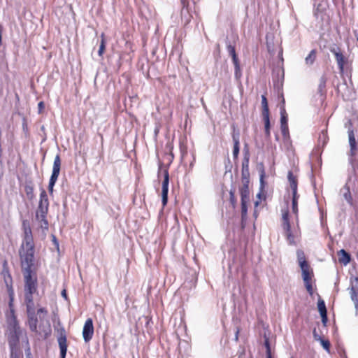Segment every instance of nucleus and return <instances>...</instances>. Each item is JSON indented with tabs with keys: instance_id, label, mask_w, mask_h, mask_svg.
<instances>
[{
	"instance_id": "b1692460",
	"label": "nucleus",
	"mask_w": 358,
	"mask_h": 358,
	"mask_svg": "<svg viewBox=\"0 0 358 358\" xmlns=\"http://www.w3.org/2000/svg\"><path fill=\"white\" fill-rule=\"evenodd\" d=\"M317 51L316 50H312L308 56L305 58V62L307 65L311 66L313 64L316 59Z\"/></svg>"
},
{
	"instance_id": "680f3d73",
	"label": "nucleus",
	"mask_w": 358,
	"mask_h": 358,
	"mask_svg": "<svg viewBox=\"0 0 358 358\" xmlns=\"http://www.w3.org/2000/svg\"><path fill=\"white\" fill-rule=\"evenodd\" d=\"M268 358H272V357H268Z\"/></svg>"
},
{
	"instance_id": "bb28decb",
	"label": "nucleus",
	"mask_w": 358,
	"mask_h": 358,
	"mask_svg": "<svg viewBox=\"0 0 358 358\" xmlns=\"http://www.w3.org/2000/svg\"><path fill=\"white\" fill-rule=\"evenodd\" d=\"M328 140H329V137L327 136V131L323 130L320 133L319 138H318L319 145L322 144V146H324L327 144Z\"/></svg>"
},
{
	"instance_id": "4d7b16f0",
	"label": "nucleus",
	"mask_w": 358,
	"mask_h": 358,
	"mask_svg": "<svg viewBox=\"0 0 358 358\" xmlns=\"http://www.w3.org/2000/svg\"><path fill=\"white\" fill-rule=\"evenodd\" d=\"M354 287L357 288L358 287V283H355V286Z\"/></svg>"
},
{
	"instance_id": "c756f323",
	"label": "nucleus",
	"mask_w": 358,
	"mask_h": 358,
	"mask_svg": "<svg viewBox=\"0 0 358 358\" xmlns=\"http://www.w3.org/2000/svg\"><path fill=\"white\" fill-rule=\"evenodd\" d=\"M250 199L241 198V215L242 217L245 216L248 213V206L247 203L249 201Z\"/></svg>"
},
{
	"instance_id": "f3484780",
	"label": "nucleus",
	"mask_w": 358,
	"mask_h": 358,
	"mask_svg": "<svg viewBox=\"0 0 358 358\" xmlns=\"http://www.w3.org/2000/svg\"><path fill=\"white\" fill-rule=\"evenodd\" d=\"M340 194L343 196L344 199L347 201V203L349 205H350V206L353 205V199H352V194L350 192V186H349L348 182L341 189Z\"/></svg>"
},
{
	"instance_id": "4c0bfd02",
	"label": "nucleus",
	"mask_w": 358,
	"mask_h": 358,
	"mask_svg": "<svg viewBox=\"0 0 358 358\" xmlns=\"http://www.w3.org/2000/svg\"><path fill=\"white\" fill-rule=\"evenodd\" d=\"M250 151H249L248 145L247 143H245L244 145V148H243V160H250Z\"/></svg>"
},
{
	"instance_id": "c03bdc74",
	"label": "nucleus",
	"mask_w": 358,
	"mask_h": 358,
	"mask_svg": "<svg viewBox=\"0 0 358 358\" xmlns=\"http://www.w3.org/2000/svg\"><path fill=\"white\" fill-rule=\"evenodd\" d=\"M320 316L322 317V323L325 325L326 323L327 322V313H324V314H320Z\"/></svg>"
},
{
	"instance_id": "1a4fd4ad",
	"label": "nucleus",
	"mask_w": 358,
	"mask_h": 358,
	"mask_svg": "<svg viewBox=\"0 0 358 358\" xmlns=\"http://www.w3.org/2000/svg\"><path fill=\"white\" fill-rule=\"evenodd\" d=\"M23 231V242L21 246H33V236L30 222L28 220H23L22 222Z\"/></svg>"
},
{
	"instance_id": "8fccbe9b",
	"label": "nucleus",
	"mask_w": 358,
	"mask_h": 358,
	"mask_svg": "<svg viewBox=\"0 0 358 358\" xmlns=\"http://www.w3.org/2000/svg\"><path fill=\"white\" fill-rule=\"evenodd\" d=\"M62 297L65 299V300H68V296H67V294H66V289H63L62 291V293H61Z\"/></svg>"
},
{
	"instance_id": "f257e3e1",
	"label": "nucleus",
	"mask_w": 358,
	"mask_h": 358,
	"mask_svg": "<svg viewBox=\"0 0 358 358\" xmlns=\"http://www.w3.org/2000/svg\"><path fill=\"white\" fill-rule=\"evenodd\" d=\"M24 277V297L27 315V324L31 332L38 331V319L42 321L48 315V311L44 307L35 310L33 295L37 293L38 278L36 271H27L22 273Z\"/></svg>"
},
{
	"instance_id": "f704fd0d",
	"label": "nucleus",
	"mask_w": 358,
	"mask_h": 358,
	"mask_svg": "<svg viewBox=\"0 0 358 358\" xmlns=\"http://www.w3.org/2000/svg\"><path fill=\"white\" fill-rule=\"evenodd\" d=\"M297 261L299 264H301V262H307L306 259L305 254L302 250H298L296 251Z\"/></svg>"
},
{
	"instance_id": "052dcab7",
	"label": "nucleus",
	"mask_w": 358,
	"mask_h": 358,
	"mask_svg": "<svg viewBox=\"0 0 358 358\" xmlns=\"http://www.w3.org/2000/svg\"><path fill=\"white\" fill-rule=\"evenodd\" d=\"M238 358H242V355H240L238 356Z\"/></svg>"
},
{
	"instance_id": "de8ad7c7",
	"label": "nucleus",
	"mask_w": 358,
	"mask_h": 358,
	"mask_svg": "<svg viewBox=\"0 0 358 358\" xmlns=\"http://www.w3.org/2000/svg\"><path fill=\"white\" fill-rule=\"evenodd\" d=\"M5 269H9L8 266V262L6 260H3V264H2V270H5Z\"/></svg>"
},
{
	"instance_id": "a19ab883",
	"label": "nucleus",
	"mask_w": 358,
	"mask_h": 358,
	"mask_svg": "<svg viewBox=\"0 0 358 358\" xmlns=\"http://www.w3.org/2000/svg\"><path fill=\"white\" fill-rule=\"evenodd\" d=\"M265 345L266 348V358L272 357L271 353L270 345H269V342L268 340L265 341Z\"/></svg>"
},
{
	"instance_id": "13d9d810",
	"label": "nucleus",
	"mask_w": 358,
	"mask_h": 358,
	"mask_svg": "<svg viewBox=\"0 0 358 358\" xmlns=\"http://www.w3.org/2000/svg\"><path fill=\"white\" fill-rule=\"evenodd\" d=\"M258 205H259V201H256V202H255V206H258Z\"/></svg>"
},
{
	"instance_id": "ea45409f",
	"label": "nucleus",
	"mask_w": 358,
	"mask_h": 358,
	"mask_svg": "<svg viewBox=\"0 0 358 358\" xmlns=\"http://www.w3.org/2000/svg\"><path fill=\"white\" fill-rule=\"evenodd\" d=\"M282 136L285 138L289 135L288 124L280 125Z\"/></svg>"
},
{
	"instance_id": "4468645a",
	"label": "nucleus",
	"mask_w": 358,
	"mask_h": 358,
	"mask_svg": "<svg viewBox=\"0 0 358 358\" xmlns=\"http://www.w3.org/2000/svg\"><path fill=\"white\" fill-rule=\"evenodd\" d=\"M169 182V171H168V170H165L164 180L162 182V205L164 206H165L168 202Z\"/></svg>"
},
{
	"instance_id": "39448f33",
	"label": "nucleus",
	"mask_w": 358,
	"mask_h": 358,
	"mask_svg": "<svg viewBox=\"0 0 358 358\" xmlns=\"http://www.w3.org/2000/svg\"><path fill=\"white\" fill-rule=\"evenodd\" d=\"M348 142L350 145V150L348 152V162L355 169V166L358 164V146L357 142L355 139V132L353 129L350 127L348 130Z\"/></svg>"
},
{
	"instance_id": "3c124183",
	"label": "nucleus",
	"mask_w": 358,
	"mask_h": 358,
	"mask_svg": "<svg viewBox=\"0 0 358 358\" xmlns=\"http://www.w3.org/2000/svg\"><path fill=\"white\" fill-rule=\"evenodd\" d=\"M313 337H314L315 340L320 341V339H318V336H320L317 334L315 329L313 330Z\"/></svg>"
},
{
	"instance_id": "4be33fe9",
	"label": "nucleus",
	"mask_w": 358,
	"mask_h": 358,
	"mask_svg": "<svg viewBox=\"0 0 358 358\" xmlns=\"http://www.w3.org/2000/svg\"><path fill=\"white\" fill-rule=\"evenodd\" d=\"M249 162L250 160L242 162L241 179L250 178Z\"/></svg>"
},
{
	"instance_id": "37998d69",
	"label": "nucleus",
	"mask_w": 358,
	"mask_h": 358,
	"mask_svg": "<svg viewBox=\"0 0 358 358\" xmlns=\"http://www.w3.org/2000/svg\"><path fill=\"white\" fill-rule=\"evenodd\" d=\"M45 108V104L43 101H40L38 103V113H41L42 111Z\"/></svg>"
},
{
	"instance_id": "f8f14e48",
	"label": "nucleus",
	"mask_w": 358,
	"mask_h": 358,
	"mask_svg": "<svg viewBox=\"0 0 358 358\" xmlns=\"http://www.w3.org/2000/svg\"><path fill=\"white\" fill-rule=\"evenodd\" d=\"M226 43L228 52L232 58V61L235 67V77L236 79H239L241 76V71L239 60L236 53L235 47L232 45L229 41H227Z\"/></svg>"
},
{
	"instance_id": "a18cd8bd",
	"label": "nucleus",
	"mask_w": 358,
	"mask_h": 358,
	"mask_svg": "<svg viewBox=\"0 0 358 358\" xmlns=\"http://www.w3.org/2000/svg\"><path fill=\"white\" fill-rule=\"evenodd\" d=\"M1 135H2V131H1V129L0 128V158L2 157V155H3V150L1 148Z\"/></svg>"
},
{
	"instance_id": "58836bf2",
	"label": "nucleus",
	"mask_w": 358,
	"mask_h": 358,
	"mask_svg": "<svg viewBox=\"0 0 358 358\" xmlns=\"http://www.w3.org/2000/svg\"><path fill=\"white\" fill-rule=\"evenodd\" d=\"M302 277L305 285L311 283V276L310 272L303 274Z\"/></svg>"
},
{
	"instance_id": "09e8293b",
	"label": "nucleus",
	"mask_w": 358,
	"mask_h": 358,
	"mask_svg": "<svg viewBox=\"0 0 358 358\" xmlns=\"http://www.w3.org/2000/svg\"><path fill=\"white\" fill-rule=\"evenodd\" d=\"M52 242H53L54 245L55 246H59V242H58L57 238L55 237V236L52 235Z\"/></svg>"
},
{
	"instance_id": "393cba45",
	"label": "nucleus",
	"mask_w": 358,
	"mask_h": 358,
	"mask_svg": "<svg viewBox=\"0 0 358 358\" xmlns=\"http://www.w3.org/2000/svg\"><path fill=\"white\" fill-rule=\"evenodd\" d=\"M262 117H269V110L265 95L262 96Z\"/></svg>"
},
{
	"instance_id": "603ef678",
	"label": "nucleus",
	"mask_w": 358,
	"mask_h": 358,
	"mask_svg": "<svg viewBox=\"0 0 358 358\" xmlns=\"http://www.w3.org/2000/svg\"><path fill=\"white\" fill-rule=\"evenodd\" d=\"M354 283H358V277L355 278ZM357 289H358V287H357Z\"/></svg>"
},
{
	"instance_id": "a878e982",
	"label": "nucleus",
	"mask_w": 358,
	"mask_h": 358,
	"mask_svg": "<svg viewBox=\"0 0 358 358\" xmlns=\"http://www.w3.org/2000/svg\"><path fill=\"white\" fill-rule=\"evenodd\" d=\"M350 294L352 301L355 303V308L357 312H358V292L356 290V288L352 286L350 289Z\"/></svg>"
},
{
	"instance_id": "72a5a7b5",
	"label": "nucleus",
	"mask_w": 358,
	"mask_h": 358,
	"mask_svg": "<svg viewBox=\"0 0 358 358\" xmlns=\"http://www.w3.org/2000/svg\"><path fill=\"white\" fill-rule=\"evenodd\" d=\"M318 339H320L319 341H320L321 345H322L323 348L327 351L329 352L330 350V342L328 340H324L322 338L321 336H318Z\"/></svg>"
},
{
	"instance_id": "9b49d317",
	"label": "nucleus",
	"mask_w": 358,
	"mask_h": 358,
	"mask_svg": "<svg viewBox=\"0 0 358 358\" xmlns=\"http://www.w3.org/2000/svg\"><path fill=\"white\" fill-rule=\"evenodd\" d=\"M57 342L60 350V358H66L68 346L65 329L62 327L57 330Z\"/></svg>"
},
{
	"instance_id": "ddd939ff",
	"label": "nucleus",
	"mask_w": 358,
	"mask_h": 358,
	"mask_svg": "<svg viewBox=\"0 0 358 358\" xmlns=\"http://www.w3.org/2000/svg\"><path fill=\"white\" fill-rule=\"evenodd\" d=\"M94 335L93 321L91 318H88L83 327V337L85 343L90 342Z\"/></svg>"
},
{
	"instance_id": "6ab92c4d",
	"label": "nucleus",
	"mask_w": 358,
	"mask_h": 358,
	"mask_svg": "<svg viewBox=\"0 0 358 358\" xmlns=\"http://www.w3.org/2000/svg\"><path fill=\"white\" fill-rule=\"evenodd\" d=\"M243 185L240 188L241 198L250 199L249 182L250 178L241 179Z\"/></svg>"
},
{
	"instance_id": "0eeeda50",
	"label": "nucleus",
	"mask_w": 358,
	"mask_h": 358,
	"mask_svg": "<svg viewBox=\"0 0 358 358\" xmlns=\"http://www.w3.org/2000/svg\"><path fill=\"white\" fill-rule=\"evenodd\" d=\"M330 52L335 56L338 69L341 73L344 71V68L348 64V57L345 56L341 49L334 45L329 48Z\"/></svg>"
},
{
	"instance_id": "2eb2a0df",
	"label": "nucleus",
	"mask_w": 358,
	"mask_h": 358,
	"mask_svg": "<svg viewBox=\"0 0 358 358\" xmlns=\"http://www.w3.org/2000/svg\"><path fill=\"white\" fill-rule=\"evenodd\" d=\"M282 222H283V223H282L283 228L286 231L289 243L291 245L297 244L298 243L297 241L294 240V238L292 236V235L289 232L290 231V224L289 222L287 211L283 213V214H282Z\"/></svg>"
},
{
	"instance_id": "20e7f679",
	"label": "nucleus",
	"mask_w": 358,
	"mask_h": 358,
	"mask_svg": "<svg viewBox=\"0 0 358 358\" xmlns=\"http://www.w3.org/2000/svg\"><path fill=\"white\" fill-rule=\"evenodd\" d=\"M12 317L8 322V345L20 344V336L22 334V330L14 314V310H11Z\"/></svg>"
},
{
	"instance_id": "c85d7f7f",
	"label": "nucleus",
	"mask_w": 358,
	"mask_h": 358,
	"mask_svg": "<svg viewBox=\"0 0 358 358\" xmlns=\"http://www.w3.org/2000/svg\"><path fill=\"white\" fill-rule=\"evenodd\" d=\"M287 124V115L286 113L284 106L280 108V125H285Z\"/></svg>"
},
{
	"instance_id": "7c9ffc66",
	"label": "nucleus",
	"mask_w": 358,
	"mask_h": 358,
	"mask_svg": "<svg viewBox=\"0 0 358 358\" xmlns=\"http://www.w3.org/2000/svg\"><path fill=\"white\" fill-rule=\"evenodd\" d=\"M264 121L265 134L267 138L270 137V119L269 117H263Z\"/></svg>"
},
{
	"instance_id": "aec40b11",
	"label": "nucleus",
	"mask_w": 358,
	"mask_h": 358,
	"mask_svg": "<svg viewBox=\"0 0 358 358\" xmlns=\"http://www.w3.org/2000/svg\"><path fill=\"white\" fill-rule=\"evenodd\" d=\"M338 262L341 264L346 266L351 261V255L349 252L345 251L344 249H341L338 252Z\"/></svg>"
},
{
	"instance_id": "dca6fc26",
	"label": "nucleus",
	"mask_w": 358,
	"mask_h": 358,
	"mask_svg": "<svg viewBox=\"0 0 358 358\" xmlns=\"http://www.w3.org/2000/svg\"><path fill=\"white\" fill-rule=\"evenodd\" d=\"M232 140L234 142L233 157L234 159H236L240 151V133L238 131H233Z\"/></svg>"
},
{
	"instance_id": "9d476101",
	"label": "nucleus",
	"mask_w": 358,
	"mask_h": 358,
	"mask_svg": "<svg viewBox=\"0 0 358 358\" xmlns=\"http://www.w3.org/2000/svg\"><path fill=\"white\" fill-rule=\"evenodd\" d=\"M1 275L3 278L9 296V306L11 307L14 300V289L13 287V280L9 269L2 270Z\"/></svg>"
},
{
	"instance_id": "473e14b6",
	"label": "nucleus",
	"mask_w": 358,
	"mask_h": 358,
	"mask_svg": "<svg viewBox=\"0 0 358 358\" xmlns=\"http://www.w3.org/2000/svg\"><path fill=\"white\" fill-rule=\"evenodd\" d=\"M101 44H100L99 49L98 51V55L101 57L103 55V54L105 51V48H106V41H105L103 33L101 34Z\"/></svg>"
},
{
	"instance_id": "5701e85b",
	"label": "nucleus",
	"mask_w": 358,
	"mask_h": 358,
	"mask_svg": "<svg viewBox=\"0 0 358 358\" xmlns=\"http://www.w3.org/2000/svg\"><path fill=\"white\" fill-rule=\"evenodd\" d=\"M24 192L29 200H33L35 197L34 193V186L31 182L27 183L24 186Z\"/></svg>"
},
{
	"instance_id": "a211bd4d",
	"label": "nucleus",
	"mask_w": 358,
	"mask_h": 358,
	"mask_svg": "<svg viewBox=\"0 0 358 358\" xmlns=\"http://www.w3.org/2000/svg\"><path fill=\"white\" fill-rule=\"evenodd\" d=\"M259 192L257 194V196L259 199H261L262 192H263L264 187H265V171L263 164H259Z\"/></svg>"
},
{
	"instance_id": "cd10ccee",
	"label": "nucleus",
	"mask_w": 358,
	"mask_h": 358,
	"mask_svg": "<svg viewBox=\"0 0 358 358\" xmlns=\"http://www.w3.org/2000/svg\"><path fill=\"white\" fill-rule=\"evenodd\" d=\"M326 83H327V78L325 76H322L320 78V83L318 85V92L320 93L322 95L325 92V87H326Z\"/></svg>"
},
{
	"instance_id": "6e6d98bb",
	"label": "nucleus",
	"mask_w": 358,
	"mask_h": 358,
	"mask_svg": "<svg viewBox=\"0 0 358 358\" xmlns=\"http://www.w3.org/2000/svg\"><path fill=\"white\" fill-rule=\"evenodd\" d=\"M182 3L183 4V7L185 6V0H181Z\"/></svg>"
},
{
	"instance_id": "f03ea898",
	"label": "nucleus",
	"mask_w": 358,
	"mask_h": 358,
	"mask_svg": "<svg viewBox=\"0 0 358 358\" xmlns=\"http://www.w3.org/2000/svg\"><path fill=\"white\" fill-rule=\"evenodd\" d=\"M49 209V201L48 194L44 189H41L38 205L36 210L35 219L38 224V228L43 232L48 230L49 223L47 215Z\"/></svg>"
},
{
	"instance_id": "6e6552de",
	"label": "nucleus",
	"mask_w": 358,
	"mask_h": 358,
	"mask_svg": "<svg viewBox=\"0 0 358 358\" xmlns=\"http://www.w3.org/2000/svg\"><path fill=\"white\" fill-rule=\"evenodd\" d=\"M60 167H61V159L59 154H57L54 159L53 162V166H52V175L50 176V180H49V185H48V191L50 194H52L53 192V187L57 180V178L59 175L60 172Z\"/></svg>"
},
{
	"instance_id": "423d86ee",
	"label": "nucleus",
	"mask_w": 358,
	"mask_h": 358,
	"mask_svg": "<svg viewBox=\"0 0 358 358\" xmlns=\"http://www.w3.org/2000/svg\"><path fill=\"white\" fill-rule=\"evenodd\" d=\"M287 178L292 191V212L297 216L298 199L299 197V195L297 194V180L291 171L288 172Z\"/></svg>"
},
{
	"instance_id": "2f4dec72",
	"label": "nucleus",
	"mask_w": 358,
	"mask_h": 358,
	"mask_svg": "<svg viewBox=\"0 0 358 358\" xmlns=\"http://www.w3.org/2000/svg\"><path fill=\"white\" fill-rule=\"evenodd\" d=\"M317 308L320 314H324L327 313V310L325 306L324 300L319 299L317 302Z\"/></svg>"
},
{
	"instance_id": "e433bc0d",
	"label": "nucleus",
	"mask_w": 358,
	"mask_h": 358,
	"mask_svg": "<svg viewBox=\"0 0 358 358\" xmlns=\"http://www.w3.org/2000/svg\"><path fill=\"white\" fill-rule=\"evenodd\" d=\"M299 266L302 271V275L306 273H309V265L307 262H301V264H299Z\"/></svg>"
},
{
	"instance_id": "79ce46f5",
	"label": "nucleus",
	"mask_w": 358,
	"mask_h": 358,
	"mask_svg": "<svg viewBox=\"0 0 358 358\" xmlns=\"http://www.w3.org/2000/svg\"><path fill=\"white\" fill-rule=\"evenodd\" d=\"M305 286H306V289H307L308 292L310 295H312V294H313V286H312L311 283H310V284H306V285H305Z\"/></svg>"
},
{
	"instance_id": "412c9836",
	"label": "nucleus",
	"mask_w": 358,
	"mask_h": 358,
	"mask_svg": "<svg viewBox=\"0 0 358 358\" xmlns=\"http://www.w3.org/2000/svg\"><path fill=\"white\" fill-rule=\"evenodd\" d=\"M9 348L10 352V358H23L19 345H9Z\"/></svg>"
},
{
	"instance_id": "c9c22d12",
	"label": "nucleus",
	"mask_w": 358,
	"mask_h": 358,
	"mask_svg": "<svg viewBox=\"0 0 358 358\" xmlns=\"http://www.w3.org/2000/svg\"><path fill=\"white\" fill-rule=\"evenodd\" d=\"M229 200L230 203L233 206V207H235L236 204V199L235 196V189H231L229 191Z\"/></svg>"
},
{
	"instance_id": "bf43d9fd",
	"label": "nucleus",
	"mask_w": 358,
	"mask_h": 358,
	"mask_svg": "<svg viewBox=\"0 0 358 358\" xmlns=\"http://www.w3.org/2000/svg\"><path fill=\"white\" fill-rule=\"evenodd\" d=\"M355 36H356L357 41H358V34H355Z\"/></svg>"
},
{
	"instance_id": "7ed1b4c3",
	"label": "nucleus",
	"mask_w": 358,
	"mask_h": 358,
	"mask_svg": "<svg viewBox=\"0 0 358 358\" xmlns=\"http://www.w3.org/2000/svg\"><path fill=\"white\" fill-rule=\"evenodd\" d=\"M19 255L22 272L35 271L34 248H20Z\"/></svg>"
},
{
	"instance_id": "5fc2aeb1",
	"label": "nucleus",
	"mask_w": 358,
	"mask_h": 358,
	"mask_svg": "<svg viewBox=\"0 0 358 358\" xmlns=\"http://www.w3.org/2000/svg\"><path fill=\"white\" fill-rule=\"evenodd\" d=\"M56 249H57L58 253H60V248L57 247V248H56Z\"/></svg>"
},
{
	"instance_id": "49530a36",
	"label": "nucleus",
	"mask_w": 358,
	"mask_h": 358,
	"mask_svg": "<svg viewBox=\"0 0 358 358\" xmlns=\"http://www.w3.org/2000/svg\"><path fill=\"white\" fill-rule=\"evenodd\" d=\"M25 353H26V358H32V356H31V354L30 348H28L25 350Z\"/></svg>"
},
{
	"instance_id": "864d4df0",
	"label": "nucleus",
	"mask_w": 358,
	"mask_h": 358,
	"mask_svg": "<svg viewBox=\"0 0 358 358\" xmlns=\"http://www.w3.org/2000/svg\"><path fill=\"white\" fill-rule=\"evenodd\" d=\"M238 331H236V336H235V339L237 341L238 340Z\"/></svg>"
}]
</instances>
